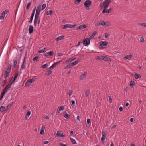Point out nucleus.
I'll return each mask as SVG.
<instances>
[{
	"mask_svg": "<svg viewBox=\"0 0 146 146\" xmlns=\"http://www.w3.org/2000/svg\"><path fill=\"white\" fill-rule=\"evenodd\" d=\"M111 0H105L101 4L100 9L104 7V9H106L108 7Z\"/></svg>",
	"mask_w": 146,
	"mask_h": 146,
	"instance_id": "1",
	"label": "nucleus"
},
{
	"mask_svg": "<svg viewBox=\"0 0 146 146\" xmlns=\"http://www.w3.org/2000/svg\"><path fill=\"white\" fill-rule=\"evenodd\" d=\"M108 44V42L107 41H101L100 42L99 48L100 49H103L104 48V46H107Z\"/></svg>",
	"mask_w": 146,
	"mask_h": 146,
	"instance_id": "2",
	"label": "nucleus"
},
{
	"mask_svg": "<svg viewBox=\"0 0 146 146\" xmlns=\"http://www.w3.org/2000/svg\"><path fill=\"white\" fill-rule=\"evenodd\" d=\"M92 3L91 1L90 0H87L84 2V5L86 7L87 9H89V7L91 5Z\"/></svg>",
	"mask_w": 146,
	"mask_h": 146,
	"instance_id": "3",
	"label": "nucleus"
},
{
	"mask_svg": "<svg viewBox=\"0 0 146 146\" xmlns=\"http://www.w3.org/2000/svg\"><path fill=\"white\" fill-rule=\"evenodd\" d=\"M11 66H9L7 68L6 70L5 71V73L4 74V78L5 79L7 78L9 74V73L11 70Z\"/></svg>",
	"mask_w": 146,
	"mask_h": 146,
	"instance_id": "4",
	"label": "nucleus"
},
{
	"mask_svg": "<svg viewBox=\"0 0 146 146\" xmlns=\"http://www.w3.org/2000/svg\"><path fill=\"white\" fill-rule=\"evenodd\" d=\"M36 80L35 78H33L31 79H29L25 83L26 86H29L30 84L33 82H34Z\"/></svg>",
	"mask_w": 146,
	"mask_h": 146,
	"instance_id": "5",
	"label": "nucleus"
},
{
	"mask_svg": "<svg viewBox=\"0 0 146 146\" xmlns=\"http://www.w3.org/2000/svg\"><path fill=\"white\" fill-rule=\"evenodd\" d=\"M90 39L89 38H86L83 41V43L85 46H87L90 44Z\"/></svg>",
	"mask_w": 146,
	"mask_h": 146,
	"instance_id": "6",
	"label": "nucleus"
},
{
	"mask_svg": "<svg viewBox=\"0 0 146 146\" xmlns=\"http://www.w3.org/2000/svg\"><path fill=\"white\" fill-rule=\"evenodd\" d=\"M8 11H9L8 10H6L3 11L1 13L0 16V20H3L4 19L5 14H6Z\"/></svg>",
	"mask_w": 146,
	"mask_h": 146,
	"instance_id": "7",
	"label": "nucleus"
},
{
	"mask_svg": "<svg viewBox=\"0 0 146 146\" xmlns=\"http://www.w3.org/2000/svg\"><path fill=\"white\" fill-rule=\"evenodd\" d=\"M35 10L36 7H35L33 10V12L31 17L30 20L29 22V23L31 24L32 23L33 18L35 14Z\"/></svg>",
	"mask_w": 146,
	"mask_h": 146,
	"instance_id": "8",
	"label": "nucleus"
},
{
	"mask_svg": "<svg viewBox=\"0 0 146 146\" xmlns=\"http://www.w3.org/2000/svg\"><path fill=\"white\" fill-rule=\"evenodd\" d=\"M40 21V19H39V18L35 17L34 19V25L36 26L37 24H39Z\"/></svg>",
	"mask_w": 146,
	"mask_h": 146,
	"instance_id": "9",
	"label": "nucleus"
},
{
	"mask_svg": "<svg viewBox=\"0 0 146 146\" xmlns=\"http://www.w3.org/2000/svg\"><path fill=\"white\" fill-rule=\"evenodd\" d=\"M54 52L53 51H51L50 52H47L45 54V55L46 57H49L53 55Z\"/></svg>",
	"mask_w": 146,
	"mask_h": 146,
	"instance_id": "10",
	"label": "nucleus"
},
{
	"mask_svg": "<svg viewBox=\"0 0 146 146\" xmlns=\"http://www.w3.org/2000/svg\"><path fill=\"white\" fill-rule=\"evenodd\" d=\"M102 25L105 27L108 26L110 25V23L108 21L105 22L102 21Z\"/></svg>",
	"mask_w": 146,
	"mask_h": 146,
	"instance_id": "11",
	"label": "nucleus"
},
{
	"mask_svg": "<svg viewBox=\"0 0 146 146\" xmlns=\"http://www.w3.org/2000/svg\"><path fill=\"white\" fill-rule=\"evenodd\" d=\"M87 74V72H85L83 73L80 76L79 79L80 80H83L85 78L86 75Z\"/></svg>",
	"mask_w": 146,
	"mask_h": 146,
	"instance_id": "12",
	"label": "nucleus"
},
{
	"mask_svg": "<svg viewBox=\"0 0 146 146\" xmlns=\"http://www.w3.org/2000/svg\"><path fill=\"white\" fill-rule=\"evenodd\" d=\"M64 107L63 106H62L60 108H58L57 111L56 113H59L62 110H63L64 109Z\"/></svg>",
	"mask_w": 146,
	"mask_h": 146,
	"instance_id": "13",
	"label": "nucleus"
},
{
	"mask_svg": "<svg viewBox=\"0 0 146 146\" xmlns=\"http://www.w3.org/2000/svg\"><path fill=\"white\" fill-rule=\"evenodd\" d=\"M26 66V63H23L22 64V66L20 68V70L21 71V73H22V70L25 69V68Z\"/></svg>",
	"mask_w": 146,
	"mask_h": 146,
	"instance_id": "14",
	"label": "nucleus"
},
{
	"mask_svg": "<svg viewBox=\"0 0 146 146\" xmlns=\"http://www.w3.org/2000/svg\"><path fill=\"white\" fill-rule=\"evenodd\" d=\"M64 136V134L63 133L61 134L60 132V131H57V133L56 135V137H58L60 136V137H63Z\"/></svg>",
	"mask_w": 146,
	"mask_h": 146,
	"instance_id": "15",
	"label": "nucleus"
},
{
	"mask_svg": "<svg viewBox=\"0 0 146 146\" xmlns=\"http://www.w3.org/2000/svg\"><path fill=\"white\" fill-rule=\"evenodd\" d=\"M80 60L78 59L75 61L71 63L70 64L72 66V67L78 64L79 62H80Z\"/></svg>",
	"mask_w": 146,
	"mask_h": 146,
	"instance_id": "16",
	"label": "nucleus"
},
{
	"mask_svg": "<svg viewBox=\"0 0 146 146\" xmlns=\"http://www.w3.org/2000/svg\"><path fill=\"white\" fill-rule=\"evenodd\" d=\"M112 10V9L110 8L109 9H104L102 11L103 13H109L111 12V10Z\"/></svg>",
	"mask_w": 146,
	"mask_h": 146,
	"instance_id": "17",
	"label": "nucleus"
},
{
	"mask_svg": "<svg viewBox=\"0 0 146 146\" xmlns=\"http://www.w3.org/2000/svg\"><path fill=\"white\" fill-rule=\"evenodd\" d=\"M12 83V82H11V83L9 84L7 86L4 91V93H6L7 92L8 90L11 87Z\"/></svg>",
	"mask_w": 146,
	"mask_h": 146,
	"instance_id": "18",
	"label": "nucleus"
},
{
	"mask_svg": "<svg viewBox=\"0 0 146 146\" xmlns=\"http://www.w3.org/2000/svg\"><path fill=\"white\" fill-rule=\"evenodd\" d=\"M106 138V135L105 133H103L102 135V137L101 139V141L102 143H104V140Z\"/></svg>",
	"mask_w": 146,
	"mask_h": 146,
	"instance_id": "19",
	"label": "nucleus"
},
{
	"mask_svg": "<svg viewBox=\"0 0 146 146\" xmlns=\"http://www.w3.org/2000/svg\"><path fill=\"white\" fill-rule=\"evenodd\" d=\"M34 29V27L32 25H30L29 26V33L30 34L32 33L33 32Z\"/></svg>",
	"mask_w": 146,
	"mask_h": 146,
	"instance_id": "20",
	"label": "nucleus"
},
{
	"mask_svg": "<svg viewBox=\"0 0 146 146\" xmlns=\"http://www.w3.org/2000/svg\"><path fill=\"white\" fill-rule=\"evenodd\" d=\"M86 27V25L85 24H83L79 26V27L78 28V29L82 30L85 29Z\"/></svg>",
	"mask_w": 146,
	"mask_h": 146,
	"instance_id": "21",
	"label": "nucleus"
},
{
	"mask_svg": "<svg viewBox=\"0 0 146 146\" xmlns=\"http://www.w3.org/2000/svg\"><path fill=\"white\" fill-rule=\"evenodd\" d=\"M76 59V58H70L68 59L66 61V63H68L69 62H70L74 60H75Z\"/></svg>",
	"mask_w": 146,
	"mask_h": 146,
	"instance_id": "22",
	"label": "nucleus"
},
{
	"mask_svg": "<svg viewBox=\"0 0 146 146\" xmlns=\"http://www.w3.org/2000/svg\"><path fill=\"white\" fill-rule=\"evenodd\" d=\"M64 36L63 35L60 36L56 38V41L57 42H58L59 40H60L64 38Z\"/></svg>",
	"mask_w": 146,
	"mask_h": 146,
	"instance_id": "23",
	"label": "nucleus"
},
{
	"mask_svg": "<svg viewBox=\"0 0 146 146\" xmlns=\"http://www.w3.org/2000/svg\"><path fill=\"white\" fill-rule=\"evenodd\" d=\"M97 32L96 31L93 32L89 37L90 39H91L96 34Z\"/></svg>",
	"mask_w": 146,
	"mask_h": 146,
	"instance_id": "24",
	"label": "nucleus"
},
{
	"mask_svg": "<svg viewBox=\"0 0 146 146\" xmlns=\"http://www.w3.org/2000/svg\"><path fill=\"white\" fill-rule=\"evenodd\" d=\"M42 10L41 9V5L40 4L38 5L37 7L36 11L40 12Z\"/></svg>",
	"mask_w": 146,
	"mask_h": 146,
	"instance_id": "25",
	"label": "nucleus"
},
{
	"mask_svg": "<svg viewBox=\"0 0 146 146\" xmlns=\"http://www.w3.org/2000/svg\"><path fill=\"white\" fill-rule=\"evenodd\" d=\"M103 60L107 61H111L110 58L109 57L106 56H104Z\"/></svg>",
	"mask_w": 146,
	"mask_h": 146,
	"instance_id": "26",
	"label": "nucleus"
},
{
	"mask_svg": "<svg viewBox=\"0 0 146 146\" xmlns=\"http://www.w3.org/2000/svg\"><path fill=\"white\" fill-rule=\"evenodd\" d=\"M44 127L42 126L41 128L40 129V134L41 135H43L44 133Z\"/></svg>",
	"mask_w": 146,
	"mask_h": 146,
	"instance_id": "27",
	"label": "nucleus"
},
{
	"mask_svg": "<svg viewBox=\"0 0 146 146\" xmlns=\"http://www.w3.org/2000/svg\"><path fill=\"white\" fill-rule=\"evenodd\" d=\"M104 56H99L97 57V59L99 60H103Z\"/></svg>",
	"mask_w": 146,
	"mask_h": 146,
	"instance_id": "28",
	"label": "nucleus"
},
{
	"mask_svg": "<svg viewBox=\"0 0 146 146\" xmlns=\"http://www.w3.org/2000/svg\"><path fill=\"white\" fill-rule=\"evenodd\" d=\"M135 84V82L131 80L130 82V86L131 87V88L132 87H133L134 86Z\"/></svg>",
	"mask_w": 146,
	"mask_h": 146,
	"instance_id": "29",
	"label": "nucleus"
},
{
	"mask_svg": "<svg viewBox=\"0 0 146 146\" xmlns=\"http://www.w3.org/2000/svg\"><path fill=\"white\" fill-rule=\"evenodd\" d=\"M102 25V21L100 22H97L95 24V26H98Z\"/></svg>",
	"mask_w": 146,
	"mask_h": 146,
	"instance_id": "30",
	"label": "nucleus"
},
{
	"mask_svg": "<svg viewBox=\"0 0 146 146\" xmlns=\"http://www.w3.org/2000/svg\"><path fill=\"white\" fill-rule=\"evenodd\" d=\"M132 57V56L131 55H127L124 58V59H129L130 60Z\"/></svg>",
	"mask_w": 146,
	"mask_h": 146,
	"instance_id": "31",
	"label": "nucleus"
},
{
	"mask_svg": "<svg viewBox=\"0 0 146 146\" xmlns=\"http://www.w3.org/2000/svg\"><path fill=\"white\" fill-rule=\"evenodd\" d=\"M53 11L50 10L47 11L46 14L47 15H51L52 14Z\"/></svg>",
	"mask_w": 146,
	"mask_h": 146,
	"instance_id": "32",
	"label": "nucleus"
},
{
	"mask_svg": "<svg viewBox=\"0 0 146 146\" xmlns=\"http://www.w3.org/2000/svg\"><path fill=\"white\" fill-rule=\"evenodd\" d=\"M31 114V112L30 111H27L26 115V118H28L29 117L30 115Z\"/></svg>",
	"mask_w": 146,
	"mask_h": 146,
	"instance_id": "33",
	"label": "nucleus"
},
{
	"mask_svg": "<svg viewBox=\"0 0 146 146\" xmlns=\"http://www.w3.org/2000/svg\"><path fill=\"white\" fill-rule=\"evenodd\" d=\"M5 109V107L3 106H1L0 107V111L3 112L4 111Z\"/></svg>",
	"mask_w": 146,
	"mask_h": 146,
	"instance_id": "34",
	"label": "nucleus"
},
{
	"mask_svg": "<svg viewBox=\"0 0 146 146\" xmlns=\"http://www.w3.org/2000/svg\"><path fill=\"white\" fill-rule=\"evenodd\" d=\"M70 139L71 141L73 144H76V142L74 139L71 138Z\"/></svg>",
	"mask_w": 146,
	"mask_h": 146,
	"instance_id": "35",
	"label": "nucleus"
},
{
	"mask_svg": "<svg viewBox=\"0 0 146 146\" xmlns=\"http://www.w3.org/2000/svg\"><path fill=\"white\" fill-rule=\"evenodd\" d=\"M72 67V66L71 64L70 63V64H68L65 67L64 69H68V68H71Z\"/></svg>",
	"mask_w": 146,
	"mask_h": 146,
	"instance_id": "36",
	"label": "nucleus"
},
{
	"mask_svg": "<svg viewBox=\"0 0 146 146\" xmlns=\"http://www.w3.org/2000/svg\"><path fill=\"white\" fill-rule=\"evenodd\" d=\"M76 25L75 24L74 25H71L68 24V28H74Z\"/></svg>",
	"mask_w": 146,
	"mask_h": 146,
	"instance_id": "37",
	"label": "nucleus"
},
{
	"mask_svg": "<svg viewBox=\"0 0 146 146\" xmlns=\"http://www.w3.org/2000/svg\"><path fill=\"white\" fill-rule=\"evenodd\" d=\"M52 71L51 70H48L46 72L45 74L46 75H48L51 74Z\"/></svg>",
	"mask_w": 146,
	"mask_h": 146,
	"instance_id": "38",
	"label": "nucleus"
},
{
	"mask_svg": "<svg viewBox=\"0 0 146 146\" xmlns=\"http://www.w3.org/2000/svg\"><path fill=\"white\" fill-rule=\"evenodd\" d=\"M40 12L36 11L35 17L39 18V16L40 15Z\"/></svg>",
	"mask_w": 146,
	"mask_h": 146,
	"instance_id": "39",
	"label": "nucleus"
},
{
	"mask_svg": "<svg viewBox=\"0 0 146 146\" xmlns=\"http://www.w3.org/2000/svg\"><path fill=\"white\" fill-rule=\"evenodd\" d=\"M64 117L67 119H69L70 118V115L68 114H66L64 115Z\"/></svg>",
	"mask_w": 146,
	"mask_h": 146,
	"instance_id": "40",
	"label": "nucleus"
},
{
	"mask_svg": "<svg viewBox=\"0 0 146 146\" xmlns=\"http://www.w3.org/2000/svg\"><path fill=\"white\" fill-rule=\"evenodd\" d=\"M46 49V48H44V49L39 50H38V52L39 53H42L44 52V50Z\"/></svg>",
	"mask_w": 146,
	"mask_h": 146,
	"instance_id": "41",
	"label": "nucleus"
},
{
	"mask_svg": "<svg viewBox=\"0 0 146 146\" xmlns=\"http://www.w3.org/2000/svg\"><path fill=\"white\" fill-rule=\"evenodd\" d=\"M62 27L63 29H65L66 28H68V24H65L64 25H62Z\"/></svg>",
	"mask_w": 146,
	"mask_h": 146,
	"instance_id": "42",
	"label": "nucleus"
},
{
	"mask_svg": "<svg viewBox=\"0 0 146 146\" xmlns=\"http://www.w3.org/2000/svg\"><path fill=\"white\" fill-rule=\"evenodd\" d=\"M62 27L63 29H65L66 28H68V24H65L64 25H62Z\"/></svg>",
	"mask_w": 146,
	"mask_h": 146,
	"instance_id": "43",
	"label": "nucleus"
},
{
	"mask_svg": "<svg viewBox=\"0 0 146 146\" xmlns=\"http://www.w3.org/2000/svg\"><path fill=\"white\" fill-rule=\"evenodd\" d=\"M81 1V0H75V3L76 4H78Z\"/></svg>",
	"mask_w": 146,
	"mask_h": 146,
	"instance_id": "44",
	"label": "nucleus"
},
{
	"mask_svg": "<svg viewBox=\"0 0 146 146\" xmlns=\"http://www.w3.org/2000/svg\"><path fill=\"white\" fill-rule=\"evenodd\" d=\"M18 73H17L15 75V76H14V77H13V80H12V82L14 81L15 80V79H16V78L17 77V76H18Z\"/></svg>",
	"mask_w": 146,
	"mask_h": 146,
	"instance_id": "45",
	"label": "nucleus"
},
{
	"mask_svg": "<svg viewBox=\"0 0 146 146\" xmlns=\"http://www.w3.org/2000/svg\"><path fill=\"white\" fill-rule=\"evenodd\" d=\"M5 93H4V92L3 93L1 94V95H0V100H1L2 99L3 96H4Z\"/></svg>",
	"mask_w": 146,
	"mask_h": 146,
	"instance_id": "46",
	"label": "nucleus"
},
{
	"mask_svg": "<svg viewBox=\"0 0 146 146\" xmlns=\"http://www.w3.org/2000/svg\"><path fill=\"white\" fill-rule=\"evenodd\" d=\"M17 64V60H15L13 62V66L14 67H16V66Z\"/></svg>",
	"mask_w": 146,
	"mask_h": 146,
	"instance_id": "47",
	"label": "nucleus"
},
{
	"mask_svg": "<svg viewBox=\"0 0 146 146\" xmlns=\"http://www.w3.org/2000/svg\"><path fill=\"white\" fill-rule=\"evenodd\" d=\"M140 25L142 26L146 27V23H141Z\"/></svg>",
	"mask_w": 146,
	"mask_h": 146,
	"instance_id": "48",
	"label": "nucleus"
},
{
	"mask_svg": "<svg viewBox=\"0 0 146 146\" xmlns=\"http://www.w3.org/2000/svg\"><path fill=\"white\" fill-rule=\"evenodd\" d=\"M47 67V64H46L43 65L42 66V68H45Z\"/></svg>",
	"mask_w": 146,
	"mask_h": 146,
	"instance_id": "49",
	"label": "nucleus"
},
{
	"mask_svg": "<svg viewBox=\"0 0 146 146\" xmlns=\"http://www.w3.org/2000/svg\"><path fill=\"white\" fill-rule=\"evenodd\" d=\"M73 91L71 90H69L68 94L69 96H71L72 94Z\"/></svg>",
	"mask_w": 146,
	"mask_h": 146,
	"instance_id": "50",
	"label": "nucleus"
},
{
	"mask_svg": "<svg viewBox=\"0 0 146 146\" xmlns=\"http://www.w3.org/2000/svg\"><path fill=\"white\" fill-rule=\"evenodd\" d=\"M31 5V3L30 2L28 4L27 6V7H26V9H28L29 8V7H30Z\"/></svg>",
	"mask_w": 146,
	"mask_h": 146,
	"instance_id": "51",
	"label": "nucleus"
},
{
	"mask_svg": "<svg viewBox=\"0 0 146 146\" xmlns=\"http://www.w3.org/2000/svg\"><path fill=\"white\" fill-rule=\"evenodd\" d=\"M71 102H72V103L73 106H74L76 104L75 102V101L73 100H71Z\"/></svg>",
	"mask_w": 146,
	"mask_h": 146,
	"instance_id": "52",
	"label": "nucleus"
},
{
	"mask_svg": "<svg viewBox=\"0 0 146 146\" xmlns=\"http://www.w3.org/2000/svg\"><path fill=\"white\" fill-rule=\"evenodd\" d=\"M38 57L36 56L33 58V60L34 61H35L36 60L37 61H38L37 59H38Z\"/></svg>",
	"mask_w": 146,
	"mask_h": 146,
	"instance_id": "53",
	"label": "nucleus"
},
{
	"mask_svg": "<svg viewBox=\"0 0 146 146\" xmlns=\"http://www.w3.org/2000/svg\"><path fill=\"white\" fill-rule=\"evenodd\" d=\"M46 4H44L42 6V10L45 9L46 7Z\"/></svg>",
	"mask_w": 146,
	"mask_h": 146,
	"instance_id": "54",
	"label": "nucleus"
},
{
	"mask_svg": "<svg viewBox=\"0 0 146 146\" xmlns=\"http://www.w3.org/2000/svg\"><path fill=\"white\" fill-rule=\"evenodd\" d=\"M90 93V91L89 90H87L86 92V96L87 97L89 95Z\"/></svg>",
	"mask_w": 146,
	"mask_h": 146,
	"instance_id": "55",
	"label": "nucleus"
},
{
	"mask_svg": "<svg viewBox=\"0 0 146 146\" xmlns=\"http://www.w3.org/2000/svg\"><path fill=\"white\" fill-rule=\"evenodd\" d=\"M55 66V64H53L50 68H49V69H52V68H54V67Z\"/></svg>",
	"mask_w": 146,
	"mask_h": 146,
	"instance_id": "56",
	"label": "nucleus"
},
{
	"mask_svg": "<svg viewBox=\"0 0 146 146\" xmlns=\"http://www.w3.org/2000/svg\"><path fill=\"white\" fill-rule=\"evenodd\" d=\"M60 62L61 61H58L55 63H54V64H55V66H56L57 65H58Z\"/></svg>",
	"mask_w": 146,
	"mask_h": 146,
	"instance_id": "57",
	"label": "nucleus"
},
{
	"mask_svg": "<svg viewBox=\"0 0 146 146\" xmlns=\"http://www.w3.org/2000/svg\"><path fill=\"white\" fill-rule=\"evenodd\" d=\"M63 55V54L62 53H58L57 54V56H61Z\"/></svg>",
	"mask_w": 146,
	"mask_h": 146,
	"instance_id": "58",
	"label": "nucleus"
},
{
	"mask_svg": "<svg viewBox=\"0 0 146 146\" xmlns=\"http://www.w3.org/2000/svg\"><path fill=\"white\" fill-rule=\"evenodd\" d=\"M109 36V34L108 33H106L105 34V37L106 38H107Z\"/></svg>",
	"mask_w": 146,
	"mask_h": 146,
	"instance_id": "59",
	"label": "nucleus"
},
{
	"mask_svg": "<svg viewBox=\"0 0 146 146\" xmlns=\"http://www.w3.org/2000/svg\"><path fill=\"white\" fill-rule=\"evenodd\" d=\"M90 119H88L87 120V123L88 124H89L90 123Z\"/></svg>",
	"mask_w": 146,
	"mask_h": 146,
	"instance_id": "60",
	"label": "nucleus"
},
{
	"mask_svg": "<svg viewBox=\"0 0 146 146\" xmlns=\"http://www.w3.org/2000/svg\"><path fill=\"white\" fill-rule=\"evenodd\" d=\"M109 102L110 103H111L112 102V99L111 98V96H110V97H109Z\"/></svg>",
	"mask_w": 146,
	"mask_h": 146,
	"instance_id": "61",
	"label": "nucleus"
},
{
	"mask_svg": "<svg viewBox=\"0 0 146 146\" xmlns=\"http://www.w3.org/2000/svg\"><path fill=\"white\" fill-rule=\"evenodd\" d=\"M144 39L143 37H141L140 39V41L141 42H144Z\"/></svg>",
	"mask_w": 146,
	"mask_h": 146,
	"instance_id": "62",
	"label": "nucleus"
},
{
	"mask_svg": "<svg viewBox=\"0 0 146 146\" xmlns=\"http://www.w3.org/2000/svg\"><path fill=\"white\" fill-rule=\"evenodd\" d=\"M119 110L120 111H122L123 110V107L122 106H121L119 107Z\"/></svg>",
	"mask_w": 146,
	"mask_h": 146,
	"instance_id": "63",
	"label": "nucleus"
},
{
	"mask_svg": "<svg viewBox=\"0 0 146 146\" xmlns=\"http://www.w3.org/2000/svg\"><path fill=\"white\" fill-rule=\"evenodd\" d=\"M60 146H66V145L64 144L61 143L60 144Z\"/></svg>",
	"mask_w": 146,
	"mask_h": 146,
	"instance_id": "64",
	"label": "nucleus"
}]
</instances>
